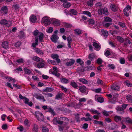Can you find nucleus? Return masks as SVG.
<instances>
[{
	"mask_svg": "<svg viewBox=\"0 0 132 132\" xmlns=\"http://www.w3.org/2000/svg\"><path fill=\"white\" fill-rule=\"evenodd\" d=\"M68 120V119L65 118L60 117L58 118L57 117H54L52 120L53 123L55 125L57 124L62 125L63 123V120Z\"/></svg>",
	"mask_w": 132,
	"mask_h": 132,
	"instance_id": "obj_1",
	"label": "nucleus"
},
{
	"mask_svg": "<svg viewBox=\"0 0 132 132\" xmlns=\"http://www.w3.org/2000/svg\"><path fill=\"white\" fill-rule=\"evenodd\" d=\"M98 13L100 15H102V14H105L107 15L108 13V10L107 8L105 7L101 8L98 9Z\"/></svg>",
	"mask_w": 132,
	"mask_h": 132,
	"instance_id": "obj_2",
	"label": "nucleus"
},
{
	"mask_svg": "<svg viewBox=\"0 0 132 132\" xmlns=\"http://www.w3.org/2000/svg\"><path fill=\"white\" fill-rule=\"evenodd\" d=\"M35 115L37 119L39 121H42L44 120V116L43 114L39 111L35 112Z\"/></svg>",
	"mask_w": 132,
	"mask_h": 132,
	"instance_id": "obj_3",
	"label": "nucleus"
},
{
	"mask_svg": "<svg viewBox=\"0 0 132 132\" xmlns=\"http://www.w3.org/2000/svg\"><path fill=\"white\" fill-rule=\"evenodd\" d=\"M42 22L45 26L49 25L51 23L50 18L47 16L44 17L42 19Z\"/></svg>",
	"mask_w": 132,
	"mask_h": 132,
	"instance_id": "obj_4",
	"label": "nucleus"
},
{
	"mask_svg": "<svg viewBox=\"0 0 132 132\" xmlns=\"http://www.w3.org/2000/svg\"><path fill=\"white\" fill-rule=\"evenodd\" d=\"M0 24L2 25H6L7 26L9 27L12 24V22L10 21H7L6 19H2L0 21Z\"/></svg>",
	"mask_w": 132,
	"mask_h": 132,
	"instance_id": "obj_5",
	"label": "nucleus"
},
{
	"mask_svg": "<svg viewBox=\"0 0 132 132\" xmlns=\"http://www.w3.org/2000/svg\"><path fill=\"white\" fill-rule=\"evenodd\" d=\"M114 119L115 121L116 122H118L119 121H122L121 123L122 124V128H124V124L123 123V117H121L120 116H116L114 117Z\"/></svg>",
	"mask_w": 132,
	"mask_h": 132,
	"instance_id": "obj_6",
	"label": "nucleus"
},
{
	"mask_svg": "<svg viewBox=\"0 0 132 132\" xmlns=\"http://www.w3.org/2000/svg\"><path fill=\"white\" fill-rule=\"evenodd\" d=\"M51 57L53 59L55 60L58 63H60L61 61L59 59V56L56 54H52L51 55Z\"/></svg>",
	"mask_w": 132,
	"mask_h": 132,
	"instance_id": "obj_7",
	"label": "nucleus"
},
{
	"mask_svg": "<svg viewBox=\"0 0 132 132\" xmlns=\"http://www.w3.org/2000/svg\"><path fill=\"white\" fill-rule=\"evenodd\" d=\"M75 62V61L73 59H68L65 65L67 66H71Z\"/></svg>",
	"mask_w": 132,
	"mask_h": 132,
	"instance_id": "obj_8",
	"label": "nucleus"
},
{
	"mask_svg": "<svg viewBox=\"0 0 132 132\" xmlns=\"http://www.w3.org/2000/svg\"><path fill=\"white\" fill-rule=\"evenodd\" d=\"M35 97L37 99L42 100L43 102H45L46 101L44 96L40 94H36Z\"/></svg>",
	"mask_w": 132,
	"mask_h": 132,
	"instance_id": "obj_9",
	"label": "nucleus"
},
{
	"mask_svg": "<svg viewBox=\"0 0 132 132\" xmlns=\"http://www.w3.org/2000/svg\"><path fill=\"white\" fill-rule=\"evenodd\" d=\"M1 12L3 14H6L7 12V9L6 6H4L1 8Z\"/></svg>",
	"mask_w": 132,
	"mask_h": 132,
	"instance_id": "obj_10",
	"label": "nucleus"
},
{
	"mask_svg": "<svg viewBox=\"0 0 132 132\" xmlns=\"http://www.w3.org/2000/svg\"><path fill=\"white\" fill-rule=\"evenodd\" d=\"M33 60L35 61L39 62L40 61L41 62H44V60L42 58H40L39 57L35 56L33 58Z\"/></svg>",
	"mask_w": 132,
	"mask_h": 132,
	"instance_id": "obj_11",
	"label": "nucleus"
},
{
	"mask_svg": "<svg viewBox=\"0 0 132 132\" xmlns=\"http://www.w3.org/2000/svg\"><path fill=\"white\" fill-rule=\"evenodd\" d=\"M45 62V61H44V62H41L40 61L39 62V63H38L37 64V67L38 68H43L45 66V64H44V63Z\"/></svg>",
	"mask_w": 132,
	"mask_h": 132,
	"instance_id": "obj_12",
	"label": "nucleus"
},
{
	"mask_svg": "<svg viewBox=\"0 0 132 132\" xmlns=\"http://www.w3.org/2000/svg\"><path fill=\"white\" fill-rule=\"evenodd\" d=\"M32 129V132H37L38 130V126L35 123H34L33 125Z\"/></svg>",
	"mask_w": 132,
	"mask_h": 132,
	"instance_id": "obj_13",
	"label": "nucleus"
},
{
	"mask_svg": "<svg viewBox=\"0 0 132 132\" xmlns=\"http://www.w3.org/2000/svg\"><path fill=\"white\" fill-rule=\"evenodd\" d=\"M58 38V36L55 34H53L51 38L52 42L54 43H56Z\"/></svg>",
	"mask_w": 132,
	"mask_h": 132,
	"instance_id": "obj_14",
	"label": "nucleus"
},
{
	"mask_svg": "<svg viewBox=\"0 0 132 132\" xmlns=\"http://www.w3.org/2000/svg\"><path fill=\"white\" fill-rule=\"evenodd\" d=\"M119 87L116 84H114L111 87V89L112 90L117 91L119 88Z\"/></svg>",
	"mask_w": 132,
	"mask_h": 132,
	"instance_id": "obj_15",
	"label": "nucleus"
},
{
	"mask_svg": "<svg viewBox=\"0 0 132 132\" xmlns=\"http://www.w3.org/2000/svg\"><path fill=\"white\" fill-rule=\"evenodd\" d=\"M60 80L61 82L65 84H67L68 83V79L66 78H63V77L62 76L60 79Z\"/></svg>",
	"mask_w": 132,
	"mask_h": 132,
	"instance_id": "obj_16",
	"label": "nucleus"
},
{
	"mask_svg": "<svg viewBox=\"0 0 132 132\" xmlns=\"http://www.w3.org/2000/svg\"><path fill=\"white\" fill-rule=\"evenodd\" d=\"M24 71L25 73V74L30 75L31 74H32V75H33L32 73V71L27 68H24Z\"/></svg>",
	"mask_w": 132,
	"mask_h": 132,
	"instance_id": "obj_17",
	"label": "nucleus"
},
{
	"mask_svg": "<svg viewBox=\"0 0 132 132\" xmlns=\"http://www.w3.org/2000/svg\"><path fill=\"white\" fill-rule=\"evenodd\" d=\"M2 46L3 48L5 49H6L8 47L9 44L7 42H2Z\"/></svg>",
	"mask_w": 132,
	"mask_h": 132,
	"instance_id": "obj_18",
	"label": "nucleus"
},
{
	"mask_svg": "<svg viewBox=\"0 0 132 132\" xmlns=\"http://www.w3.org/2000/svg\"><path fill=\"white\" fill-rule=\"evenodd\" d=\"M37 20L36 16L32 15L30 17V21L32 23H35Z\"/></svg>",
	"mask_w": 132,
	"mask_h": 132,
	"instance_id": "obj_19",
	"label": "nucleus"
},
{
	"mask_svg": "<svg viewBox=\"0 0 132 132\" xmlns=\"http://www.w3.org/2000/svg\"><path fill=\"white\" fill-rule=\"evenodd\" d=\"M70 85L74 88L76 89L78 88V85L77 84L73 81H71L70 83Z\"/></svg>",
	"mask_w": 132,
	"mask_h": 132,
	"instance_id": "obj_20",
	"label": "nucleus"
},
{
	"mask_svg": "<svg viewBox=\"0 0 132 132\" xmlns=\"http://www.w3.org/2000/svg\"><path fill=\"white\" fill-rule=\"evenodd\" d=\"M93 45L95 48L97 50H98L100 48V45L96 42L93 43Z\"/></svg>",
	"mask_w": 132,
	"mask_h": 132,
	"instance_id": "obj_21",
	"label": "nucleus"
},
{
	"mask_svg": "<svg viewBox=\"0 0 132 132\" xmlns=\"http://www.w3.org/2000/svg\"><path fill=\"white\" fill-rule=\"evenodd\" d=\"M52 73L53 75H54L55 76L57 77L58 78L60 79L62 77V76L60 74L57 72L55 71H53L52 72Z\"/></svg>",
	"mask_w": 132,
	"mask_h": 132,
	"instance_id": "obj_22",
	"label": "nucleus"
},
{
	"mask_svg": "<svg viewBox=\"0 0 132 132\" xmlns=\"http://www.w3.org/2000/svg\"><path fill=\"white\" fill-rule=\"evenodd\" d=\"M53 90V89L52 88L47 87L43 90V91L46 92H51Z\"/></svg>",
	"mask_w": 132,
	"mask_h": 132,
	"instance_id": "obj_23",
	"label": "nucleus"
},
{
	"mask_svg": "<svg viewBox=\"0 0 132 132\" xmlns=\"http://www.w3.org/2000/svg\"><path fill=\"white\" fill-rule=\"evenodd\" d=\"M53 24L55 26H58L60 24V21L57 19H54L53 21Z\"/></svg>",
	"mask_w": 132,
	"mask_h": 132,
	"instance_id": "obj_24",
	"label": "nucleus"
},
{
	"mask_svg": "<svg viewBox=\"0 0 132 132\" xmlns=\"http://www.w3.org/2000/svg\"><path fill=\"white\" fill-rule=\"evenodd\" d=\"M112 95L113 97L112 99V100L114 102L116 101L118 94L117 93H114Z\"/></svg>",
	"mask_w": 132,
	"mask_h": 132,
	"instance_id": "obj_25",
	"label": "nucleus"
},
{
	"mask_svg": "<svg viewBox=\"0 0 132 132\" xmlns=\"http://www.w3.org/2000/svg\"><path fill=\"white\" fill-rule=\"evenodd\" d=\"M101 32L102 35L104 37H107L108 35V31L106 30L102 29L101 30Z\"/></svg>",
	"mask_w": 132,
	"mask_h": 132,
	"instance_id": "obj_26",
	"label": "nucleus"
},
{
	"mask_svg": "<svg viewBox=\"0 0 132 132\" xmlns=\"http://www.w3.org/2000/svg\"><path fill=\"white\" fill-rule=\"evenodd\" d=\"M89 111L92 114H95L98 115H99L100 114L98 111L96 110L91 109Z\"/></svg>",
	"mask_w": 132,
	"mask_h": 132,
	"instance_id": "obj_27",
	"label": "nucleus"
},
{
	"mask_svg": "<svg viewBox=\"0 0 132 132\" xmlns=\"http://www.w3.org/2000/svg\"><path fill=\"white\" fill-rule=\"evenodd\" d=\"M95 56L94 53H92L89 54L88 56V58L91 60V61H93V60L95 58Z\"/></svg>",
	"mask_w": 132,
	"mask_h": 132,
	"instance_id": "obj_28",
	"label": "nucleus"
},
{
	"mask_svg": "<svg viewBox=\"0 0 132 132\" xmlns=\"http://www.w3.org/2000/svg\"><path fill=\"white\" fill-rule=\"evenodd\" d=\"M71 5V4L67 1L64 3L63 4V7L65 8H68L70 7Z\"/></svg>",
	"mask_w": 132,
	"mask_h": 132,
	"instance_id": "obj_29",
	"label": "nucleus"
},
{
	"mask_svg": "<svg viewBox=\"0 0 132 132\" xmlns=\"http://www.w3.org/2000/svg\"><path fill=\"white\" fill-rule=\"evenodd\" d=\"M47 112L50 113L52 114L54 116L55 115L53 110L51 108L48 107Z\"/></svg>",
	"mask_w": 132,
	"mask_h": 132,
	"instance_id": "obj_30",
	"label": "nucleus"
},
{
	"mask_svg": "<svg viewBox=\"0 0 132 132\" xmlns=\"http://www.w3.org/2000/svg\"><path fill=\"white\" fill-rule=\"evenodd\" d=\"M124 84H126L127 86L129 87L132 86V84L128 80L124 81Z\"/></svg>",
	"mask_w": 132,
	"mask_h": 132,
	"instance_id": "obj_31",
	"label": "nucleus"
},
{
	"mask_svg": "<svg viewBox=\"0 0 132 132\" xmlns=\"http://www.w3.org/2000/svg\"><path fill=\"white\" fill-rule=\"evenodd\" d=\"M76 62L78 63H79L82 67H84V62L81 59H77Z\"/></svg>",
	"mask_w": 132,
	"mask_h": 132,
	"instance_id": "obj_32",
	"label": "nucleus"
},
{
	"mask_svg": "<svg viewBox=\"0 0 132 132\" xmlns=\"http://www.w3.org/2000/svg\"><path fill=\"white\" fill-rule=\"evenodd\" d=\"M88 22H89V25L90 27V25H93L95 24V21L94 20L92 19H89L88 20Z\"/></svg>",
	"mask_w": 132,
	"mask_h": 132,
	"instance_id": "obj_33",
	"label": "nucleus"
},
{
	"mask_svg": "<svg viewBox=\"0 0 132 132\" xmlns=\"http://www.w3.org/2000/svg\"><path fill=\"white\" fill-rule=\"evenodd\" d=\"M104 21L106 22H111L112 21V19L110 18L108 16H105L104 17Z\"/></svg>",
	"mask_w": 132,
	"mask_h": 132,
	"instance_id": "obj_34",
	"label": "nucleus"
},
{
	"mask_svg": "<svg viewBox=\"0 0 132 132\" xmlns=\"http://www.w3.org/2000/svg\"><path fill=\"white\" fill-rule=\"evenodd\" d=\"M86 89V87L84 86H82L79 87V90L82 93H83L85 92Z\"/></svg>",
	"mask_w": 132,
	"mask_h": 132,
	"instance_id": "obj_35",
	"label": "nucleus"
},
{
	"mask_svg": "<svg viewBox=\"0 0 132 132\" xmlns=\"http://www.w3.org/2000/svg\"><path fill=\"white\" fill-rule=\"evenodd\" d=\"M111 8L113 11H116L117 10V7L114 4H112L111 5Z\"/></svg>",
	"mask_w": 132,
	"mask_h": 132,
	"instance_id": "obj_36",
	"label": "nucleus"
},
{
	"mask_svg": "<svg viewBox=\"0 0 132 132\" xmlns=\"http://www.w3.org/2000/svg\"><path fill=\"white\" fill-rule=\"evenodd\" d=\"M36 52L39 54H43V53L41 50L37 48H36L35 50Z\"/></svg>",
	"mask_w": 132,
	"mask_h": 132,
	"instance_id": "obj_37",
	"label": "nucleus"
},
{
	"mask_svg": "<svg viewBox=\"0 0 132 132\" xmlns=\"http://www.w3.org/2000/svg\"><path fill=\"white\" fill-rule=\"evenodd\" d=\"M79 81L80 82H82L84 84H87L88 83V82L87 80L83 78L80 79Z\"/></svg>",
	"mask_w": 132,
	"mask_h": 132,
	"instance_id": "obj_38",
	"label": "nucleus"
},
{
	"mask_svg": "<svg viewBox=\"0 0 132 132\" xmlns=\"http://www.w3.org/2000/svg\"><path fill=\"white\" fill-rule=\"evenodd\" d=\"M42 130L43 132H48L49 129L47 127L43 126L42 127Z\"/></svg>",
	"mask_w": 132,
	"mask_h": 132,
	"instance_id": "obj_39",
	"label": "nucleus"
},
{
	"mask_svg": "<svg viewBox=\"0 0 132 132\" xmlns=\"http://www.w3.org/2000/svg\"><path fill=\"white\" fill-rule=\"evenodd\" d=\"M70 13L73 15H76L77 14V11L74 9H70L69 10Z\"/></svg>",
	"mask_w": 132,
	"mask_h": 132,
	"instance_id": "obj_40",
	"label": "nucleus"
},
{
	"mask_svg": "<svg viewBox=\"0 0 132 132\" xmlns=\"http://www.w3.org/2000/svg\"><path fill=\"white\" fill-rule=\"evenodd\" d=\"M83 14L88 16L89 17L91 16V13L87 11H84L83 12Z\"/></svg>",
	"mask_w": 132,
	"mask_h": 132,
	"instance_id": "obj_41",
	"label": "nucleus"
},
{
	"mask_svg": "<svg viewBox=\"0 0 132 132\" xmlns=\"http://www.w3.org/2000/svg\"><path fill=\"white\" fill-rule=\"evenodd\" d=\"M75 34L79 35L81 34V31L79 29H76L74 30Z\"/></svg>",
	"mask_w": 132,
	"mask_h": 132,
	"instance_id": "obj_42",
	"label": "nucleus"
},
{
	"mask_svg": "<svg viewBox=\"0 0 132 132\" xmlns=\"http://www.w3.org/2000/svg\"><path fill=\"white\" fill-rule=\"evenodd\" d=\"M86 116L87 117V119H88L87 120H92V116L89 113H87L86 114Z\"/></svg>",
	"mask_w": 132,
	"mask_h": 132,
	"instance_id": "obj_43",
	"label": "nucleus"
},
{
	"mask_svg": "<svg viewBox=\"0 0 132 132\" xmlns=\"http://www.w3.org/2000/svg\"><path fill=\"white\" fill-rule=\"evenodd\" d=\"M131 9V7L129 5H127L126 7L124 8V11L129 12L130 11Z\"/></svg>",
	"mask_w": 132,
	"mask_h": 132,
	"instance_id": "obj_44",
	"label": "nucleus"
},
{
	"mask_svg": "<svg viewBox=\"0 0 132 132\" xmlns=\"http://www.w3.org/2000/svg\"><path fill=\"white\" fill-rule=\"evenodd\" d=\"M117 40L120 42H123L124 41L123 39L120 36H118L117 37Z\"/></svg>",
	"mask_w": 132,
	"mask_h": 132,
	"instance_id": "obj_45",
	"label": "nucleus"
},
{
	"mask_svg": "<svg viewBox=\"0 0 132 132\" xmlns=\"http://www.w3.org/2000/svg\"><path fill=\"white\" fill-rule=\"evenodd\" d=\"M44 35L42 33H41L39 35V40L40 42H42L43 40V37Z\"/></svg>",
	"mask_w": 132,
	"mask_h": 132,
	"instance_id": "obj_46",
	"label": "nucleus"
},
{
	"mask_svg": "<svg viewBox=\"0 0 132 132\" xmlns=\"http://www.w3.org/2000/svg\"><path fill=\"white\" fill-rule=\"evenodd\" d=\"M94 123L96 124L101 125H103V123L101 121H99L94 120Z\"/></svg>",
	"mask_w": 132,
	"mask_h": 132,
	"instance_id": "obj_47",
	"label": "nucleus"
},
{
	"mask_svg": "<svg viewBox=\"0 0 132 132\" xmlns=\"http://www.w3.org/2000/svg\"><path fill=\"white\" fill-rule=\"evenodd\" d=\"M64 26L67 28H70L72 27V25L71 24L66 23H64Z\"/></svg>",
	"mask_w": 132,
	"mask_h": 132,
	"instance_id": "obj_48",
	"label": "nucleus"
},
{
	"mask_svg": "<svg viewBox=\"0 0 132 132\" xmlns=\"http://www.w3.org/2000/svg\"><path fill=\"white\" fill-rule=\"evenodd\" d=\"M87 4L88 6H93V3L92 1L89 0L87 2Z\"/></svg>",
	"mask_w": 132,
	"mask_h": 132,
	"instance_id": "obj_49",
	"label": "nucleus"
},
{
	"mask_svg": "<svg viewBox=\"0 0 132 132\" xmlns=\"http://www.w3.org/2000/svg\"><path fill=\"white\" fill-rule=\"evenodd\" d=\"M97 100L98 102L100 103H102L104 102V99L103 98L101 97H98Z\"/></svg>",
	"mask_w": 132,
	"mask_h": 132,
	"instance_id": "obj_50",
	"label": "nucleus"
},
{
	"mask_svg": "<svg viewBox=\"0 0 132 132\" xmlns=\"http://www.w3.org/2000/svg\"><path fill=\"white\" fill-rule=\"evenodd\" d=\"M116 108L117 111H122L123 110V109L122 108L118 106H117L116 107Z\"/></svg>",
	"mask_w": 132,
	"mask_h": 132,
	"instance_id": "obj_51",
	"label": "nucleus"
},
{
	"mask_svg": "<svg viewBox=\"0 0 132 132\" xmlns=\"http://www.w3.org/2000/svg\"><path fill=\"white\" fill-rule=\"evenodd\" d=\"M8 79L9 80V82L12 81L13 82H15V79L12 77H8Z\"/></svg>",
	"mask_w": 132,
	"mask_h": 132,
	"instance_id": "obj_52",
	"label": "nucleus"
},
{
	"mask_svg": "<svg viewBox=\"0 0 132 132\" xmlns=\"http://www.w3.org/2000/svg\"><path fill=\"white\" fill-rule=\"evenodd\" d=\"M103 114L106 116H109V112H107L106 111L104 110L102 111Z\"/></svg>",
	"mask_w": 132,
	"mask_h": 132,
	"instance_id": "obj_53",
	"label": "nucleus"
},
{
	"mask_svg": "<svg viewBox=\"0 0 132 132\" xmlns=\"http://www.w3.org/2000/svg\"><path fill=\"white\" fill-rule=\"evenodd\" d=\"M53 28L50 27L48 29L46 30V31L48 33H51L53 31Z\"/></svg>",
	"mask_w": 132,
	"mask_h": 132,
	"instance_id": "obj_54",
	"label": "nucleus"
},
{
	"mask_svg": "<svg viewBox=\"0 0 132 132\" xmlns=\"http://www.w3.org/2000/svg\"><path fill=\"white\" fill-rule=\"evenodd\" d=\"M108 66L112 69H114L115 68V66L112 64H109L108 65Z\"/></svg>",
	"mask_w": 132,
	"mask_h": 132,
	"instance_id": "obj_55",
	"label": "nucleus"
},
{
	"mask_svg": "<svg viewBox=\"0 0 132 132\" xmlns=\"http://www.w3.org/2000/svg\"><path fill=\"white\" fill-rule=\"evenodd\" d=\"M62 95L61 93H59L57 94L56 96V98L59 99L62 97Z\"/></svg>",
	"mask_w": 132,
	"mask_h": 132,
	"instance_id": "obj_56",
	"label": "nucleus"
},
{
	"mask_svg": "<svg viewBox=\"0 0 132 132\" xmlns=\"http://www.w3.org/2000/svg\"><path fill=\"white\" fill-rule=\"evenodd\" d=\"M2 128L4 130H6L7 128V125L5 124H4L2 126Z\"/></svg>",
	"mask_w": 132,
	"mask_h": 132,
	"instance_id": "obj_57",
	"label": "nucleus"
},
{
	"mask_svg": "<svg viewBox=\"0 0 132 132\" xmlns=\"http://www.w3.org/2000/svg\"><path fill=\"white\" fill-rule=\"evenodd\" d=\"M24 33L22 31H21L20 32V34L19 35V36L21 38H22L24 37Z\"/></svg>",
	"mask_w": 132,
	"mask_h": 132,
	"instance_id": "obj_58",
	"label": "nucleus"
},
{
	"mask_svg": "<svg viewBox=\"0 0 132 132\" xmlns=\"http://www.w3.org/2000/svg\"><path fill=\"white\" fill-rule=\"evenodd\" d=\"M59 130L60 131H63L64 127L62 126H58Z\"/></svg>",
	"mask_w": 132,
	"mask_h": 132,
	"instance_id": "obj_59",
	"label": "nucleus"
},
{
	"mask_svg": "<svg viewBox=\"0 0 132 132\" xmlns=\"http://www.w3.org/2000/svg\"><path fill=\"white\" fill-rule=\"evenodd\" d=\"M21 44V43L20 42H18L15 44V46L16 47H19Z\"/></svg>",
	"mask_w": 132,
	"mask_h": 132,
	"instance_id": "obj_60",
	"label": "nucleus"
},
{
	"mask_svg": "<svg viewBox=\"0 0 132 132\" xmlns=\"http://www.w3.org/2000/svg\"><path fill=\"white\" fill-rule=\"evenodd\" d=\"M103 81L101 80L100 79L98 78L97 79V83L98 85L102 84Z\"/></svg>",
	"mask_w": 132,
	"mask_h": 132,
	"instance_id": "obj_61",
	"label": "nucleus"
},
{
	"mask_svg": "<svg viewBox=\"0 0 132 132\" xmlns=\"http://www.w3.org/2000/svg\"><path fill=\"white\" fill-rule=\"evenodd\" d=\"M111 24V23H104V26L105 27L107 28L109 27Z\"/></svg>",
	"mask_w": 132,
	"mask_h": 132,
	"instance_id": "obj_62",
	"label": "nucleus"
},
{
	"mask_svg": "<svg viewBox=\"0 0 132 132\" xmlns=\"http://www.w3.org/2000/svg\"><path fill=\"white\" fill-rule=\"evenodd\" d=\"M13 7H14L15 10H17L19 8V5L17 4H16L13 5Z\"/></svg>",
	"mask_w": 132,
	"mask_h": 132,
	"instance_id": "obj_63",
	"label": "nucleus"
},
{
	"mask_svg": "<svg viewBox=\"0 0 132 132\" xmlns=\"http://www.w3.org/2000/svg\"><path fill=\"white\" fill-rule=\"evenodd\" d=\"M97 62L98 64H100L102 62V60L101 59L98 58L97 61Z\"/></svg>",
	"mask_w": 132,
	"mask_h": 132,
	"instance_id": "obj_64",
	"label": "nucleus"
}]
</instances>
